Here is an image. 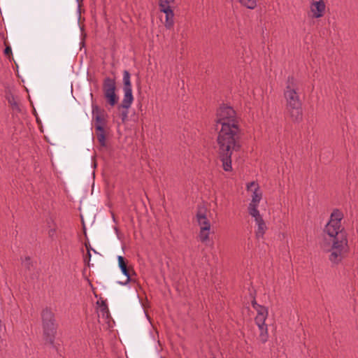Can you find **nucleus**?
<instances>
[{
	"instance_id": "f8f14e48",
	"label": "nucleus",
	"mask_w": 358,
	"mask_h": 358,
	"mask_svg": "<svg viewBox=\"0 0 358 358\" xmlns=\"http://www.w3.org/2000/svg\"><path fill=\"white\" fill-rule=\"evenodd\" d=\"M124 92L123 100L121 103L117 106V109L120 110L121 108H129L133 101L134 96L132 94V90H123Z\"/></svg>"
},
{
	"instance_id": "39448f33",
	"label": "nucleus",
	"mask_w": 358,
	"mask_h": 358,
	"mask_svg": "<svg viewBox=\"0 0 358 358\" xmlns=\"http://www.w3.org/2000/svg\"><path fill=\"white\" fill-rule=\"evenodd\" d=\"M102 89L106 102L111 107L115 106L118 102V96L116 94V83L115 78L106 77L103 81Z\"/></svg>"
},
{
	"instance_id": "2eb2a0df",
	"label": "nucleus",
	"mask_w": 358,
	"mask_h": 358,
	"mask_svg": "<svg viewBox=\"0 0 358 358\" xmlns=\"http://www.w3.org/2000/svg\"><path fill=\"white\" fill-rule=\"evenodd\" d=\"M166 15V20L164 22V26L168 29H171L174 25V13L173 10H167V11H162Z\"/></svg>"
},
{
	"instance_id": "7c9ffc66",
	"label": "nucleus",
	"mask_w": 358,
	"mask_h": 358,
	"mask_svg": "<svg viewBox=\"0 0 358 358\" xmlns=\"http://www.w3.org/2000/svg\"><path fill=\"white\" fill-rule=\"evenodd\" d=\"M55 229H50L48 231V235L50 237H52L55 235Z\"/></svg>"
},
{
	"instance_id": "6e6552de",
	"label": "nucleus",
	"mask_w": 358,
	"mask_h": 358,
	"mask_svg": "<svg viewBox=\"0 0 358 358\" xmlns=\"http://www.w3.org/2000/svg\"><path fill=\"white\" fill-rule=\"evenodd\" d=\"M92 113L94 115V129H105L107 125L106 114L104 109L97 105H92Z\"/></svg>"
},
{
	"instance_id": "c756f323",
	"label": "nucleus",
	"mask_w": 358,
	"mask_h": 358,
	"mask_svg": "<svg viewBox=\"0 0 358 358\" xmlns=\"http://www.w3.org/2000/svg\"><path fill=\"white\" fill-rule=\"evenodd\" d=\"M255 222H256L257 225L260 224V223L264 222V220H263V218L261 216V215H259V216H258V217H255Z\"/></svg>"
},
{
	"instance_id": "a211bd4d",
	"label": "nucleus",
	"mask_w": 358,
	"mask_h": 358,
	"mask_svg": "<svg viewBox=\"0 0 358 358\" xmlns=\"http://www.w3.org/2000/svg\"><path fill=\"white\" fill-rule=\"evenodd\" d=\"M174 2V0H159V6L160 11H167V10H173L171 4Z\"/></svg>"
},
{
	"instance_id": "5701e85b",
	"label": "nucleus",
	"mask_w": 358,
	"mask_h": 358,
	"mask_svg": "<svg viewBox=\"0 0 358 358\" xmlns=\"http://www.w3.org/2000/svg\"><path fill=\"white\" fill-rule=\"evenodd\" d=\"M238 1L249 9H254L257 6L256 0H238Z\"/></svg>"
},
{
	"instance_id": "473e14b6",
	"label": "nucleus",
	"mask_w": 358,
	"mask_h": 358,
	"mask_svg": "<svg viewBox=\"0 0 358 358\" xmlns=\"http://www.w3.org/2000/svg\"><path fill=\"white\" fill-rule=\"evenodd\" d=\"M82 222H83V231H84L85 235L86 236V229H85V224H84L83 220H82Z\"/></svg>"
},
{
	"instance_id": "7ed1b4c3",
	"label": "nucleus",
	"mask_w": 358,
	"mask_h": 358,
	"mask_svg": "<svg viewBox=\"0 0 358 358\" xmlns=\"http://www.w3.org/2000/svg\"><path fill=\"white\" fill-rule=\"evenodd\" d=\"M327 250L331 252L329 257L330 262L338 265L349 254L350 246L348 238H344L343 234H340L336 240H332L330 248Z\"/></svg>"
},
{
	"instance_id": "412c9836",
	"label": "nucleus",
	"mask_w": 358,
	"mask_h": 358,
	"mask_svg": "<svg viewBox=\"0 0 358 358\" xmlns=\"http://www.w3.org/2000/svg\"><path fill=\"white\" fill-rule=\"evenodd\" d=\"M343 218V214L339 209H334L331 215H330V220L341 221Z\"/></svg>"
},
{
	"instance_id": "bb28decb",
	"label": "nucleus",
	"mask_w": 358,
	"mask_h": 358,
	"mask_svg": "<svg viewBox=\"0 0 358 358\" xmlns=\"http://www.w3.org/2000/svg\"><path fill=\"white\" fill-rule=\"evenodd\" d=\"M24 266L26 270H27V271L31 270V268L33 266V264L31 262V257L29 256H27L24 258Z\"/></svg>"
},
{
	"instance_id": "4c0bfd02",
	"label": "nucleus",
	"mask_w": 358,
	"mask_h": 358,
	"mask_svg": "<svg viewBox=\"0 0 358 358\" xmlns=\"http://www.w3.org/2000/svg\"><path fill=\"white\" fill-rule=\"evenodd\" d=\"M213 358H215V357H213Z\"/></svg>"
},
{
	"instance_id": "9b49d317",
	"label": "nucleus",
	"mask_w": 358,
	"mask_h": 358,
	"mask_svg": "<svg viewBox=\"0 0 358 358\" xmlns=\"http://www.w3.org/2000/svg\"><path fill=\"white\" fill-rule=\"evenodd\" d=\"M96 304L99 306V317L101 316L102 318L105 320L106 322H109L110 320L111 319V317L106 301L101 300V302L98 301L96 302Z\"/></svg>"
},
{
	"instance_id": "f704fd0d",
	"label": "nucleus",
	"mask_w": 358,
	"mask_h": 358,
	"mask_svg": "<svg viewBox=\"0 0 358 358\" xmlns=\"http://www.w3.org/2000/svg\"><path fill=\"white\" fill-rule=\"evenodd\" d=\"M115 231H116L117 234H118V232H119V229H118V228H117V227H115Z\"/></svg>"
},
{
	"instance_id": "a878e982",
	"label": "nucleus",
	"mask_w": 358,
	"mask_h": 358,
	"mask_svg": "<svg viewBox=\"0 0 358 358\" xmlns=\"http://www.w3.org/2000/svg\"><path fill=\"white\" fill-rule=\"evenodd\" d=\"M128 109L129 108H121V109L120 110H121L120 113V117L122 120V123H125L128 119Z\"/></svg>"
},
{
	"instance_id": "393cba45",
	"label": "nucleus",
	"mask_w": 358,
	"mask_h": 358,
	"mask_svg": "<svg viewBox=\"0 0 358 358\" xmlns=\"http://www.w3.org/2000/svg\"><path fill=\"white\" fill-rule=\"evenodd\" d=\"M85 248L87 249V255L86 257H85V262H87V264L89 265V262L90 261V258H91V254H90V250H92L94 251V252L96 253V250H94L93 248H92L90 244L89 243H85Z\"/></svg>"
},
{
	"instance_id": "72a5a7b5",
	"label": "nucleus",
	"mask_w": 358,
	"mask_h": 358,
	"mask_svg": "<svg viewBox=\"0 0 358 358\" xmlns=\"http://www.w3.org/2000/svg\"><path fill=\"white\" fill-rule=\"evenodd\" d=\"M144 313H145V316L148 318V320L150 322V315L145 310H144Z\"/></svg>"
},
{
	"instance_id": "0eeeda50",
	"label": "nucleus",
	"mask_w": 358,
	"mask_h": 358,
	"mask_svg": "<svg viewBox=\"0 0 358 358\" xmlns=\"http://www.w3.org/2000/svg\"><path fill=\"white\" fill-rule=\"evenodd\" d=\"M118 266L120 268L122 273L124 275L127 277V279L124 282H119L120 285H125L130 282H133V279L131 278L132 274L136 275V273L134 270L132 266H129V261L122 256H118Z\"/></svg>"
},
{
	"instance_id": "4be33fe9",
	"label": "nucleus",
	"mask_w": 358,
	"mask_h": 358,
	"mask_svg": "<svg viewBox=\"0 0 358 358\" xmlns=\"http://www.w3.org/2000/svg\"><path fill=\"white\" fill-rule=\"evenodd\" d=\"M248 213L253 217H256L259 216L260 213L257 209V204L255 203H250L248 206Z\"/></svg>"
},
{
	"instance_id": "e433bc0d",
	"label": "nucleus",
	"mask_w": 358,
	"mask_h": 358,
	"mask_svg": "<svg viewBox=\"0 0 358 358\" xmlns=\"http://www.w3.org/2000/svg\"><path fill=\"white\" fill-rule=\"evenodd\" d=\"M265 334H267V329H266V328L265 329Z\"/></svg>"
},
{
	"instance_id": "c85d7f7f",
	"label": "nucleus",
	"mask_w": 358,
	"mask_h": 358,
	"mask_svg": "<svg viewBox=\"0 0 358 358\" xmlns=\"http://www.w3.org/2000/svg\"><path fill=\"white\" fill-rule=\"evenodd\" d=\"M46 342L50 343L57 350H59L58 347L55 345V339H54V338L48 337V339L47 340Z\"/></svg>"
},
{
	"instance_id": "b1692460",
	"label": "nucleus",
	"mask_w": 358,
	"mask_h": 358,
	"mask_svg": "<svg viewBox=\"0 0 358 358\" xmlns=\"http://www.w3.org/2000/svg\"><path fill=\"white\" fill-rule=\"evenodd\" d=\"M209 231L210 230H203V229H200L199 232V239L202 243L206 242L209 238Z\"/></svg>"
},
{
	"instance_id": "2f4dec72",
	"label": "nucleus",
	"mask_w": 358,
	"mask_h": 358,
	"mask_svg": "<svg viewBox=\"0 0 358 358\" xmlns=\"http://www.w3.org/2000/svg\"><path fill=\"white\" fill-rule=\"evenodd\" d=\"M136 299H137V301H138V303H139L141 306H143V303H142V302H141V298L139 297V296H138V294H136Z\"/></svg>"
},
{
	"instance_id": "6ab92c4d",
	"label": "nucleus",
	"mask_w": 358,
	"mask_h": 358,
	"mask_svg": "<svg viewBox=\"0 0 358 358\" xmlns=\"http://www.w3.org/2000/svg\"><path fill=\"white\" fill-rule=\"evenodd\" d=\"M268 315H257L255 320L259 329L263 331L264 327L265 326V320ZM263 331L261 332L260 336H263Z\"/></svg>"
},
{
	"instance_id": "f257e3e1",
	"label": "nucleus",
	"mask_w": 358,
	"mask_h": 358,
	"mask_svg": "<svg viewBox=\"0 0 358 358\" xmlns=\"http://www.w3.org/2000/svg\"><path fill=\"white\" fill-rule=\"evenodd\" d=\"M215 130L217 131L216 138L217 154L222 163L225 171H233L231 156L234 152L240 151L241 132L236 112L231 107L225 104L221 105L216 112Z\"/></svg>"
},
{
	"instance_id": "c9c22d12",
	"label": "nucleus",
	"mask_w": 358,
	"mask_h": 358,
	"mask_svg": "<svg viewBox=\"0 0 358 358\" xmlns=\"http://www.w3.org/2000/svg\"><path fill=\"white\" fill-rule=\"evenodd\" d=\"M321 248H324V245L321 244Z\"/></svg>"
},
{
	"instance_id": "cd10ccee",
	"label": "nucleus",
	"mask_w": 358,
	"mask_h": 358,
	"mask_svg": "<svg viewBox=\"0 0 358 358\" xmlns=\"http://www.w3.org/2000/svg\"><path fill=\"white\" fill-rule=\"evenodd\" d=\"M3 53H4L5 56L10 57L12 55V49H11L10 46H9V45L6 46V48L3 50Z\"/></svg>"
},
{
	"instance_id": "9d476101",
	"label": "nucleus",
	"mask_w": 358,
	"mask_h": 358,
	"mask_svg": "<svg viewBox=\"0 0 358 358\" xmlns=\"http://www.w3.org/2000/svg\"><path fill=\"white\" fill-rule=\"evenodd\" d=\"M325 8V3L323 0H313L310 6L311 12L313 13V17L315 18L322 17L324 13Z\"/></svg>"
},
{
	"instance_id": "423d86ee",
	"label": "nucleus",
	"mask_w": 358,
	"mask_h": 358,
	"mask_svg": "<svg viewBox=\"0 0 358 358\" xmlns=\"http://www.w3.org/2000/svg\"><path fill=\"white\" fill-rule=\"evenodd\" d=\"M324 232L326 233L332 240H336L339 235L343 234L344 238H348V233L344 227L341 226V221L330 220L326 224Z\"/></svg>"
},
{
	"instance_id": "aec40b11",
	"label": "nucleus",
	"mask_w": 358,
	"mask_h": 358,
	"mask_svg": "<svg viewBox=\"0 0 358 358\" xmlns=\"http://www.w3.org/2000/svg\"><path fill=\"white\" fill-rule=\"evenodd\" d=\"M257 226L258 227L255 232V236L256 238L259 239L263 237L264 234H265L267 229V227L266 225L265 222L263 223H260V224H258Z\"/></svg>"
},
{
	"instance_id": "f3484780",
	"label": "nucleus",
	"mask_w": 358,
	"mask_h": 358,
	"mask_svg": "<svg viewBox=\"0 0 358 358\" xmlns=\"http://www.w3.org/2000/svg\"><path fill=\"white\" fill-rule=\"evenodd\" d=\"M123 90H132L130 73L127 70H124L123 72Z\"/></svg>"
},
{
	"instance_id": "f03ea898",
	"label": "nucleus",
	"mask_w": 358,
	"mask_h": 358,
	"mask_svg": "<svg viewBox=\"0 0 358 358\" xmlns=\"http://www.w3.org/2000/svg\"><path fill=\"white\" fill-rule=\"evenodd\" d=\"M297 85L294 76H289L284 90L286 100V112L294 122H300L303 119L302 103L296 92Z\"/></svg>"
},
{
	"instance_id": "4468645a",
	"label": "nucleus",
	"mask_w": 358,
	"mask_h": 358,
	"mask_svg": "<svg viewBox=\"0 0 358 358\" xmlns=\"http://www.w3.org/2000/svg\"><path fill=\"white\" fill-rule=\"evenodd\" d=\"M95 133L96 135L97 140L100 146L106 147V134L105 129H102L101 127H97L95 129Z\"/></svg>"
},
{
	"instance_id": "1a4fd4ad",
	"label": "nucleus",
	"mask_w": 358,
	"mask_h": 358,
	"mask_svg": "<svg viewBox=\"0 0 358 358\" xmlns=\"http://www.w3.org/2000/svg\"><path fill=\"white\" fill-rule=\"evenodd\" d=\"M207 209L204 206H198L196 217L200 229L203 230L210 229V223L206 217Z\"/></svg>"
},
{
	"instance_id": "ddd939ff",
	"label": "nucleus",
	"mask_w": 358,
	"mask_h": 358,
	"mask_svg": "<svg viewBox=\"0 0 358 358\" xmlns=\"http://www.w3.org/2000/svg\"><path fill=\"white\" fill-rule=\"evenodd\" d=\"M256 186L252 195V202L250 203H255L258 205V203L260 201L262 197V194L259 190V187L257 184H255V182H251L247 185V189L250 190L252 187Z\"/></svg>"
},
{
	"instance_id": "20e7f679",
	"label": "nucleus",
	"mask_w": 358,
	"mask_h": 358,
	"mask_svg": "<svg viewBox=\"0 0 358 358\" xmlns=\"http://www.w3.org/2000/svg\"><path fill=\"white\" fill-rule=\"evenodd\" d=\"M41 318L44 336H55L57 333V324L55 314L50 308L46 307L42 310Z\"/></svg>"
},
{
	"instance_id": "dca6fc26",
	"label": "nucleus",
	"mask_w": 358,
	"mask_h": 358,
	"mask_svg": "<svg viewBox=\"0 0 358 358\" xmlns=\"http://www.w3.org/2000/svg\"><path fill=\"white\" fill-rule=\"evenodd\" d=\"M252 307L257 310V315H268V309L266 307L259 305L257 303L255 299L252 301Z\"/></svg>"
}]
</instances>
